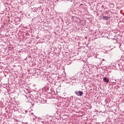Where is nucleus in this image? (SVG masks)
Listing matches in <instances>:
<instances>
[{
    "mask_svg": "<svg viewBox=\"0 0 124 124\" xmlns=\"http://www.w3.org/2000/svg\"><path fill=\"white\" fill-rule=\"evenodd\" d=\"M102 19H103L104 20H108V17L106 16H103Z\"/></svg>",
    "mask_w": 124,
    "mask_h": 124,
    "instance_id": "nucleus-3",
    "label": "nucleus"
},
{
    "mask_svg": "<svg viewBox=\"0 0 124 124\" xmlns=\"http://www.w3.org/2000/svg\"><path fill=\"white\" fill-rule=\"evenodd\" d=\"M75 93L78 96H82L83 95V92L82 91H75Z\"/></svg>",
    "mask_w": 124,
    "mask_h": 124,
    "instance_id": "nucleus-1",
    "label": "nucleus"
},
{
    "mask_svg": "<svg viewBox=\"0 0 124 124\" xmlns=\"http://www.w3.org/2000/svg\"><path fill=\"white\" fill-rule=\"evenodd\" d=\"M104 82H107V83L109 82V79L105 77L103 78Z\"/></svg>",
    "mask_w": 124,
    "mask_h": 124,
    "instance_id": "nucleus-2",
    "label": "nucleus"
}]
</instances>
